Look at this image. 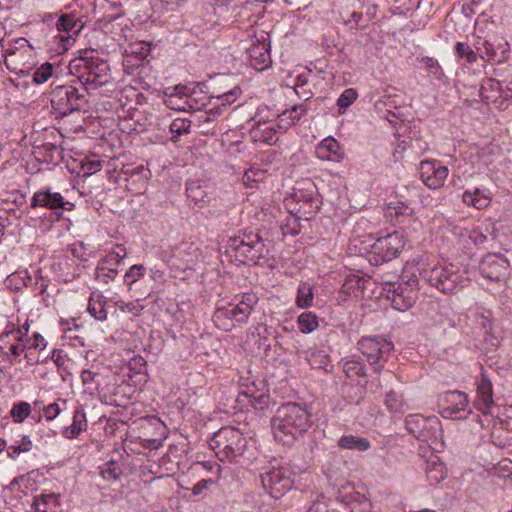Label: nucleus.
<instances>
[{
  "mask_svg": "<svg viewBox=\"0 0 512 512\" xmlns=\"http://www.w3.org/2000/svg\"><path fill=\"white\" fill-rule=\"evenodd\" d=\"M419 173L423 183L428 188L438 189L444 185L449 170L436 160H423L419 165Z\"/></svg>",
  "mask_w": 512,
  "mask_h": 512,
  "instance_id": "ddd939ff",
  "label": "nucleus"
},
{
  "mask_svg": "<svg viewBox=\"0 0 512 512\" xmlns=\"http://www.w3.org/2000/svg\"><path fill=\"white\" fill-rule=\"evenodd\" d=\"M467 402H458L456 404L450 405L444 409V413L447 414L451 418H465L467 414H471V409Z\"/></svg>",
  "mask_w": 512,
  "mask_h": 512,
  "instance_id": "e433bc0d",
  "label": "nucleus"
},
{
  "mask_svg": "<svg viewBox=\"0 0 512 512\" xmlns=\"http://www.w3.org/2000/svg\"><path fill=\"white\" fill-rule=\"evenodd\" d=\"M501 89V84L499 81L493 79V78H486L482 81L480 88H479V96L483 100H488L492 95H490V92H496L498 93Z\"/></svg>",
  "mask_w": 512,
  "mask_h": 512,
  "instance_id": "c9c22d12",
  "label": "nucleus"
},
{
  "mask_svg": "<svg viewBox=\"0 0 512 512\" xmlns=\"http://www.w3.org/2000/svg\"><path fill=\"white\" fill-rule=\"evenodd\" d=\"M508 272L509 261L502 255L488 254L479 264V273L490 281H505Z\"/></svg>",
  "mask_w": 512,
  "mask_h": 512,
  "instance_id": "9b49d317",
  "label": "nucleus"
},
{
  "mask_svg": "<svg viewBox=\"0 0 512 512\" xmlns=\"http://www.w3.org/2000/svg\"><path fill=\"white\" fill-rule=\"evenodd\" d=\"M194 121L188 118H175L169 125L170 140L177 143L184 135L191 133Z\"/></svg>",
  "mask_w": 512,
  "mask_h": 512,
  "instance_id": "b1692460",
  "label": "nucleus"
},
{
  "mask_svg": "<svg viewBox=\"0 0 512 512\" xmlns=\"http://www.w3.org/2000/svg\"><path fill=\"white\" fill-rule=\"evenodd\" d=\"M314 293L313 287L306 282H301L297 289L296 305L305 309L313 305Z\"/></svg>",
  "mask_w": 512,
  "mask_h": 512,
  "instance_id": "c85d7f7f",
  "label": "nucleus"
},
{
  "mask_svg": "<svg viewBox=\"0 0 512 512\" xmlns=\"http://www.w3.org/2000/svg\"><path fill=\"white\" fill-rule=\"evenodd\" d=\"M358 349L366 356L367 361L374 367L375 372H380L394 345L382 336L362 337L358 341Z\"/></svg>",
  "mask_w": 512,
  "mask_h": 512,
  "instance_id": "6e6552de",
  "label": "nucleus"
},
{
  "mask_svg": "<svg viewBox=\"0 0 512 512\" xmlns=\"http://www.w3.org/2000/svg\"><path fill=\"white\" fill-rule=\"evenodd\" d=\"M86 87L81 90L73 85H58L51 91V106L61 116L81 110L87 103Z\"/></svg>",
  "mask_w": 512,
  "mask_h": 512,
  "instance_id": "423d86ee",
  "label": "nucleus"
},
{
  "mask_svg": "<svg viewBox=\"0 0 512 512\" xmlns=\"http://www.w3.org/2000/svg\"><path fill=\"white\" fill-rule=\"evenodd\" d=\"M175 89L178 90V92L169 96L166 100L167 106L174 110L186 111V106L183 103V91L180 90L179 87H176Z\"/></svg>",
  "mask_w": 512,
  "mask_h": 512,
  "instance_id": "09e8293b",
  "label": "nucleus"
},
{
  "mask_svg": "<svg viewBox=\"0 0 512 512\" xmlns=\"http://www.w3.org/2000/svg\"><path fill=\"white\" fill-rule=\"evenodd\" d=\"M250 65L258 70L263 71L268 68L271 63L270 42L263 36L262 40L257 39L247 48Z\"/></svg>",
  "mask_w": 512,
  "mask_h": 512,
  "instance_id": "2eb2a0df",
  "label": "nucleus"
},
{
  "mask_svg": "<svg viewBox=\"0 0 512 512\" xmlns=\"http://www.w3.org/2000/svg\"><path fill=\"white\" fill-rule=\"evenodd\" d=\"M405 239L403 235L395 231L380 237L373 245L374 252L379 255L383 262L391 261L396 258L405 247Z\"/></svg>",
  "mask_w": 512,
  "mask_h": 512,
  "instance_id": "f8f14e48",
  "label": "nucleus"
},
{
  "mask_svg": "<svg viewBox=\"0 0 512 512\" xmlns=\"http://www.w3.org/2000/svg\"><path fill=\"white\" fill-rule=\"evenodd\" d=\"M209 445L220 461L233 462L244 454L248 440L237 428L225 426L214 433Z\"/></svg>",
  "mask_w": 512,
  "mask_h": 512,
  "instance_id": "f03ea898",
  "label": "nucleus"
},
{
  "mask_svg": "<svg viewBox=\"0 0 512 512\" xmlns=\"http://www.w3.org/2000/svg\"><path fill=\"white\" fill-rule=\"evenodd\" d=\"M106 299L100 291H93L88 300V313L97 321L107 319Z\"/></svg>",
  "mask_w": 512,
  "mask_h": 512,
  "instance_id": "412c9836",
  "label": "nucleus"
},
{
  "mask_svg": "<svg viewBox=\"0 0 512 512\" xmlns=\"http://www.w3.org/2000/svg\"><path fill=\"white\" fill-rule=\"evenodd\" d=\"M274 133H275V130L272 127H266L263 130V135L260 138V140L267 142V143H271L274 138Z\"/></svg>",
  "mask_w": 512,
  "mask_h": 512,
  "instance_id": "774afa93",
  "label": "nucleus"
},
{
  "mask_svg": "<svg viewBox=\"0 0 512 512\" xmlns=\"http://www.w3.org/2000/svg\"><path fill=\"white\" fill-rule=\"evenodd\" d=\"M297 324L299 330L304 334L315 331L319 326L318 317L312 312H303L298 316Z\"/></svg>",
  "mask_w": 512,
  "mask_h": 512,
  "instance_id": "7c9ffc66",
  "label": "nucleus"
},
{
  "mask_svg": "<svg viewBox=\"0 0 512 512\" xmlns=\"http://www.w3.org/2000/svg\"><path fill=\"white\" fill-rule=\"evenodd\" d=\"M27 348L42 350L46 344L44 337L40 333H34L33 338L27 339Z\"/></svg>",
  "mask_w": 512,
  "mask_h": 512,
  "instance_id": "5fc2aeb1",
  "label": "nucleus"
},
{
  "mask_svg": "<svg viewBox=\"0 0 512 512\" xmlns=\"http://www.w3.org/2000/svg\"><path fill=\"white\" fill-rule=\"evenodd\" d=\"M107 263H103L101 260L98 266L95 269V279L108 284L109 281L114 280L117 275V270L113 268H108L106 266Z\"/></svg>",
  "mask_w": 512,
  "mask_h": 512,
  "instance_id": "58836bf2",
  "label": "nucleus"
},
{
  "mask_svg": "<svg viewBox=\"0 0 512 512\" xmlns=\"http://www.w3.org/2000/svg\"><path fill=\"white\" fill-rule=\"evenodd\" d=\"M212 484H214V481L212 479L200 480L192 488V493L194 495H200L204 490L208 489Z\"/></svg>",
  "mask_w": 512,
  "mask_h": 512,
  "instance_id": "bf43d9fd",
  "label": "nucleus"
},
{
  "mask_svg": "<svg viewBox=\"0 0 512 512\" xmlns=\"http://www.w3.org/2000/svg\"><path fill=\"white\" fill-rule=\"evenodd\" d=\"M241 94L239 87L224 92L217 96L207 97V105L210 108L193 120V126L198 129V132L203 135H214L216 132L215 120L223 113V111L234 103L237 97Z\"/></svg>",
  "mask_w": 512,
  "mask_h": 512,
  "instance_id": "20e7f679",
  "label": "nucleus"
},
{
  "mask_svg": "<svg viewBox=\"0 0 512 512\" xmlns=\"http://www.w3.org/2000/svg\"><path fill=\"white\" fill-rule=\"evenodd\" d=\"M57 30L61 33V40L68 41L73 35H78L83 28V23L73 14H63L56 22Z\"/></svg>",
  "mask_w": 512,
  "mask_h": 512,
  "instance_id": "6ab92c4d",
  "label": "nucleus"
},
{
  "mask_svg": "<svg viewBox=\"0 0 512 512\" xmlns=\"http://www.w3.org/2000/svg\"><path fill=\"white\" fill-rule=\"evenodd\" d=\"M344 372L350 379L366 376L365 365L356 360L346 361L344 363Z\"/></svg>",
  "mask_w": 512,
  "mask_h": 512,
  "instance_id": "72a5a7b5",
  "label": "nucleus"
},
{
  "mask_svg": "<svg viewBox=\"0 0 512 512\" xmlns=\"http://www.w3.org/2000/svg\"><path fill=\"white\" fill-rule=\"evenodd\" d=\"M311 417L305 404L297 402L282 404L271 420L275 439L291 445L310 428Z\"/></svg>",
  "mask_w": 512,
  "mask_h": 512,
  "instance_id": "f257e3e1",
  "label": "nucleus"
},
{
  "mask_svg": "<svg viewBox=\"0 0 512 512\" xmlns=\"http://www.w3.org/2000/svg\"><path fill=\"white\" fill-rule=\"evenodd\" d=\"M31 413V406L28 402L21 401L13 405L10 414L13 418V421L16 423H21L27 418Z\"/></svg>",
  "mask_w": 512,
  "mask_h": 512,
  "instance_id": "4c0bfd02",
  "label": "nucleus"
},
{
  "mask_svg": "<svg viewBox=\"0 0 512 512\" xmlns=\"http://www.w3.org/2000/svg\"><path fill=\"white\" fill-rule=\"evenodd\" d=\"M292 473L288 468L273 467L261 474L263 488L273 498H280L293 486Z\"/></svg>",
  "mask_w": 512,
  "mask_h": 512,
  "instance_id": "9d476101",
  "label": "nucleus"
},
{
  "mask_svg": "<svg viewBox=\"0 0 512 512\" xmlns=\"http://www.w3.org/2000/svg\"><path fill=\"white\" fill-rule=\"evenodd\" d=\"M242 311L237 303H229L228 306L218 307L213 314V319L217 322L222 318H228L234 319L238 323H245L248 318Z\"/></svg>",
  "mask_w": 512,
  "mask_h": 512,
  "instance_id": "4be33fe9",
  "label": "nucleus"
},
{
  "mask_svg": "<svg viewBox=\"0 0 512 512\" xmlns=\"http://www.w3.org/2000/svg\"><path fill=\"white\" fill-rule=\"evenodd\" d=\"M18 445H20L21 449H18V451L23 452H29L32 449V441L30 440L29 436H22V439L20 442H18Z\"/></svg>",
  "mask_w": 512,
  "mask_h": 512,
  "instance_id": "338daca9",
  "label": "nucleus"
},
{
  "mask_svg": "<svg viewBox=\"0 0 512 512\" xmlns=\"http://www.w3.org/2000/svg\"><path fill=\"white\" fill-rule=\"evenodd\" d=\"M421 63L425 69L429 71V74L439 81H443L445 78L444 71L439 65L438 61L432 57L424 56L421 58Z\"/></svg>",
  "mask_w": 512,
  "mask_h": 512,
  "instance_id": "473e14b6",
  "label": "nucleus"
},
{
  "mask_svg": "<svg viewBox=\"0 0 512 512\" xmlns=\"http://www.w3.org/2000/svg\"><path fill=\"white\" fill-rule=\"evenodd\" d=\"M353 8L352 11H349L348 7L343 9L340 12L341 17L346 25H350L351 29H365L367 24H362L364 15L361 12L362 9L366 6V0H347Z\"/></svg>",
  "mask_w": 512,
  "mask_h": 512,
  "instance_id": "a211bd4d",
  "label": "nucleus"
},
{
  "mask_svg": "<svg viewBox=\"0 0 512 512\" xmlns=\"http://www.w3.org/2000/svg\"><path fill=\"white\" fill-rule=\"evenodd\" d=\"M350 512H371L372 503L364 495H358L350 502Z\"/></svg>",
  "mask_w": 512,
  "mask_h": 512,
  "instance_id": "a18cd8bd",
  "label": "nucleus"
},
{
  "mask_svg": "<svg viewBox=\"0 0 512 512\" xmlns=\"http://www.w3.org/2000/svg\"><path fill=\"white\" fill-rule=\"evenodd\" d=\"M61 412V408L58 403L49 404L44 408V416L46 420L51 421L55 419Z\"/></svg>",
  "mask_w": 512,
  "mask_h": 512,
  "instance_id": "13d9d810",
  "label": "nucleus"
},
{
  "mask_svg": "<svg viewBox=\"0 0 512 512\" xmlns=\"http://www.w3.org/2000/svg\"><path fill=\"white\" fill-rule=\"evenodd\" d=\"M36 149V153L43 157L44 162L57 163L62 158V150L52 143H44Z\"/></svg>",
  "mask_w": 512,
  "mask_h": 512,
  "instance_id": "c756f323",
  "label": "nucleus"
},
{
  "mask_svg": "<svg viewBox=\"0 0 512 512\" xmlns=\"http://www.w3.org/2000/svg\"><path fill=\"white\" fill-rule=\"evenodd\" d=\"M298 121L299 115H291V112H289L287 109L278 116V127L279 129L286 131L289 127H291Z\"/></svg>",
  "mask_w": 512,
  "mask_h": 512,
  "instance_id": "3c124183",
  "label": "nucleus"
},
{
  "mask_svg": "<svg viewBox=\"0 0 512 512\" xmlns=\"http://www.w3.org/2000/svg\"><path fill=\"white\" fill-rule=\"evenodd\" d=\"M258 303V298L253 293H244L241 296V299L237 302L241 310H243V314L248 318L251 314V311L254 309L256 304Z\"/></svg>",
  "mask_w": 512,
  "mask_h": 512,
  "instance_id": "37998d69",
  "label": "nucleus"
},
{
  "mask_svg": "<svg viewBox=\"0 0 512 512\" xmlns=\"http://www.w3.org/2000/svg\"><path fill=\"white\" fill-rule=\"evenodd\" d=\"M66 355H63L62 350L54 349L51 353V359L54 361L57 367L61 368L65 364Z\"/></svg>",
  "mask_w": 512,
  "mask_h": 512,
  "instance_id": "680f3d73",
  "label": "nucleus"
},
{
  "mask_svg": "<svg viewBox=\"0 0 512 512\" xmlns=\"http://www.w3.org/2000/svg\"><path fill=\"white\" fill-rule=\"evenodd\" d=\"M99 374L92 372L90 370H84L81 374V379L84 385L94 382L95 378L98 377Z\"/></svg>",
  "mask_w": 512,
  "mask_h": 512,
  "instance_id": "69168bd1",
  "label": "nucleus"
},
{
  "mask_svg": "<svg viewBox=\"0 0 512 512\" xmlns=\"http://www.w3.org/2000/svg\"><path fill=\"white\" fill-rule=\"evenodd\" d=\"M338 446L343 449L363 452L367 451L371 447V444L367 438L354 435H344L339 439Z\"/></svg>",
  "mask_w": 512,
  "mask_h": 512,
  "instance_id": "393cba45",
  "label": "nucleus"
},
{
  "mask_svg": "<svg viewBox=\"0 0 512 512\" xmlns=\"http://www.w3.org/2000/svg\"><path fill=\"white\" fill-rule=\"evenodd\" d=\"M56 502L55 494H41L35 498L33 506L37 512H48L49 505H56Z\"/></svg>",
  "mask_w": 512,
  "mask_h": 512,
  "instance_id": "79ce46f5",
  "label": "nucleus"
},
{
  "mask_svg": "<svg viewBox=\"0 0 512 512\" xmlns=\"http://www.w3.org/2000/svg\"><path fill=\"white\" fill-rule=\"evenodd\" d=\"M358 93L353 88L345 89L337 100V106L339 107V114H344L346 109L354 103L357 99Z\"/></svg>",
  "mask_w": 512,
  "mask_h": 512,
  "instance_id": "f704fd0d",
  "label": "nucleus"
},
{
  "mask_svg": "<svg viewBox=\"0 0 512 512\" xmlns=\"http://www.w3.org/2000/svg\"><path fill=\"white\" fill-rule=\"evenodd\" d=\"M467 395L464 392L460 391H450L446 395V400L450 405L456 404L458 402H467Z\"/></svg>",
  "mask_w": 512,
  "mask_h": 512,
  "instance_id": "4d7b16f0",
  "label": "nucleus"
},
{
  "mask_svg": "<svg viewBox=\"0 0 512 512\" xmlns=\"http://www.w3.org/2000/svg\"><path fill=\"white\" fill-rule=\"evenodd\" d=\"M53 65L49 62H45L38 67L33 73V82L36 84H43L48 81L53 75Z\"/></svg>",
  "mask_w": 512,
  "mask_h": 512,
  "instance_id": "ea45409f",
  "label": "nucleus"
},
{
  "mask_svg": "<svg viewBox=\"0 0 512 512\" xmlns=\"http://www.w3.org/2000/svg\"><path fill=\"white\" fill-rule=\"evenodd\" d=\"M494 405L492 382L486 373H482L481 379L477 384L476 406L486 416Z\"/></svg>",
  "mask_w": 512,
  "mask_h": 512,
  "instance_id": "f3484780",
  "label": "nucleus"
},
{
  "mask_svg": "<svg viewBox=\"0 0 512 512\" xmlns=\"http://www.w3.org/2000/svg\"><path fill=\"white\" fill-rule=\"evenodd\" d=\"M462 201L476 209H483L490 203L489 197L478 188H475L474 191H465L462 195Z\"/></svg>",
  "mask_w": 512,
  "mask_h": 512,
  "instance_id": "bb28decb",
  "label": "nucleus"
},
{
  "mask_svg": "<svg viewBox=\"0 0 512 512\" xmlns=\"http://www.w3.org/2000/svg\"><path fill=\"white\" fill-rule=\"evenodd\" d=\"M145 267L142 264H135L129 268L124 275V283L131 287L138 279L144 276Z\"/></svg>",
  "mask_w": 512,
  "mask_h": 512,
  "instance_id": "c03bdc74",
  "label": "nucleus"
},
{
  "mask_svg": "<svg viewBox=\"0 0 512 512\" xmlns=\"http://www.w3.org/2000/svg\"><path fill=\"white\" fill-rule=\"evenodd\" d=\"M228 248L235 252L236 260L241 263L251 261L257 264L268 252L262 238L257 233L247 230L230 238Z\"/></svg>",
  "mask_w": 512,
  "mask_h": 512,
  "instance_id": "39448f33",
  "label": "nucleus"
},
{
  "mask_svg": "<svg viewBox=\"0 0 512 512\" xmlns=\"http://www.w3.org/2000/svg\"><path fill=\"white\" fill-rule=\"evenodd\" d=\"M87 428L86 414L82 409H76L72 424L66 429L68 438H76Z\"/></svg>",
  "mask_w": 512,
  "mask_h": 512,
  "instance_id": "cd10ccee",
  "label": "nucleus"
},
{
  "mask_svg": "<svg viewBox=\"0 0 512 512\" xmlns=\"http://www.w3.org/2000/svg\"><path fill=\"white\" fill-rule=\"evenodd\" d=\"M64 205V198L58 192L38 191L31 199V207H45L51 210L58 209Z\"/></svg>",
  "mask_w": 512,
  "mask_h": 512,
  "instance_id": "aec40b11",
  "label": "nucleus"
},
{
  "mask_svg": "<svg viewBox=\"0 0 512 512\" xmlns=\"http://www.w3.org/2000/svg\"><path fill=\"white\" fill-rule=\"evenodd\" d=\"M388 208L393 209L396 216L411 215L413 212V209L403 202H397L394 206H392V203H390Z\"/></svg>",
  "mask_w": 512,
  "mask_h": 512,
  "instance_id": "6e6d98bb",
  "label": "nucleus"
},
{
  "mask_svg": "<svg viewBox=\"0 0 512 512\" xmlns=\"http://www.w3.org/2000/svg\"><path fill=\"white\" fill-rule=\"evenodd\" d=\"M125 253L122 255L120 252H112L108 254L104 259H102L103 263L108 264H120L122 259L124 258Z\"/></svg>",
  "mask_w": 512,
  "mask_h": 512,
  "instance_id": "052dcab7",
  "label": "nucleus"
},
{
  "mask_svg": "<svg viewBox=\"0 0 512 512\" xmlns=\"http://www.w3.org/2000/svg\"><path fill=\"white\" fill-rule=\"evenodd\" d=\"M291 115H299V120L308 112V106L305 103L294 105L291 109H288Z\"/></svg>",
  "mask_w": 512,
  "mask_h": 512,
  "instance_id": "0e129e2a",
  "label": "nucleus"
},
{
  "mask_svg": "<svg viewBox=\"0 0 512 512\" xmlns=\"http://www.w3.org/2000/svg\"><path fill=\"white\" fill-rule=\"evenodd\" d=\"M387 298L392 306L399 311L411 308L416 300V292L408 283H390L387 289Z\"/></svg>",
  "mask_w": 512,
  "mask_h": 512,
  "instance_id": "4468645a",
  "label": "nucleus"
},
{
  "mask_svg": "<svg viewBox=\"0 0 512 512\" xmlns=\"http://www.w3.org/2000/svg\"><path fill=\"white\" fill-rule=\"evenodd\" d=\"M194 95H195V93L189 95V94H186L185 92H183V97H184L183 103L186 106V110L189 109V110L197 111V110H201L205 106L204 99L198 100Z\"/></svg>",
  "mask_w": 512,
  "mask_h": 512,
  "instance_id": "603ef678",
  "label": "nucleus"
},
{
  "mask_svg": "<svg viewBox=\"0 0 512 512\" xmlns=\"http://www.w3.org/2000/svg\"><path fill=\"white\" fill-rule=\"evenodd\" d=\"M80 61L83 62L84 72L78 78L83 85L82 87L98 88L102 87L108 82L109 78V64L98 57H81Z\"/></svg>",
  "mask_w": 512,
  "mask_h": 512,
  "instance_id": "1a4fd4ad",
  "label": "nucleus"
},
{
  "mask_svg": "<svg viewBox=\"0 0 512 512\" xmlns=\"http://www.w3.org/2000/svg\"><path fill=\"white\" fill-rule=\"evenodd\" d=\"M455 52L456 54L461 57L465 58L468 63H475L477 61L479 53L471 49V47L464 42H458L455 46Z\"/></svg>",
  "mask_w": 512,
  "mask_h": 512,
  "instance_id": "a19ab883",
  "label": "nucleus"
},
{
  "mask_svg": "<svg viewBox=\"0 0 512 512\" xmlns=\"http://www.w3.org/2000/svg\"><path fill=\"white\" fill-rule=\"evenodd\" d=\"M405 428L417 440L427 443L434 450L444 444L441 421L436 416L409 414L405 418Z\"/></svg>",
  "mask_w": 512,
  "mask_h": 512,
  "instance_id": "7ed1b4c3",
  "label": "nucleus"
},
{
  "mask_svg": "<svg viewBox=\"0 0 512 512\" xmlns=\"http://www.w3.org/2000/svg\"><path fill=\"white\" fill-rule=\"evenodd\" d=\"M9 326H7L6 332L0 335V340H3L5 337H9L10 335L16 334V339L18 343L21 344H27V332H28V326L24 325L22 328H14V325H12V329L8 330Z\"/></svg>",
  "mask_w": 512,
  "mask_h": 512,
  "instance_id": "8fccbe9b",
  "label": "nucleus"
},
{
  "mask_svg": "<svg viewBox=\"0 0 512 512\" xmlns=\"http://www.w3.org/2000/svg\"><path fill=\"white\" fill-rule=\"evenodd\" d=\"M262 174L263 173L260 170L249 169L245 172L243 176V181L246 185H248L250 181L257 182L259 181V179H256V177Z\"/></svg>",
  "mask_w": 512,
  "mask_h": 512,
  "instance_id": "e2e57ef3",
  "label": "nucleus"
},
{
  "mask_svg": "<svg viewBox=\"0 0 512 512\" xmlns=\"http://www.w3.org/2000/svg\"><path fill=\"white\" fill-rule=\"evenodd\" d=\"M249 403L255 409H264L269 403V396L265 392H258L253 396Z\"/></svg>",
  "mask_w": 512,
  "mask_h": 512,
  "instance_id": "864d4df0",
  "label": "nucleus"
},
{
  "mask_svg": "<svg viewBox=\"0 0 512 512\" xmlns=\"http://www.w3.org/2000/svg\"><path fill=\"white\" fill-rule=\"evenodd\" d=\"M101 475L105 480L117 481L123 474V470L119 463L115 460H109L101 467Z\"/></svg>",
  "mask_w": 512,
  "mask_h": 512,
  "instance_id": "2f4dec72",
  "label": "nucleus"
},
{
  "mask_svg": "<svg viewBox=\"0 0 512 512\" xmlns=\"http://www.w3.org/2000/svg\"><path fill=\"white\" fill-rule=\"evenodd\" d=\"M426 475L430 485H437L443 481L447 476V471L444 463L440 461L431 460L427 462Z\"/></svg>",
  "mask_w": 512,
  "mask_h": 512,
  "instance_id": "a878e982",
  "label": "nucleus"
},
{
  "mask_svg": "<svg viewBox=\"0 0 512 512\" xmlns=\"http://www.w3.org/2000/svg\"><path fill=\"white\" fill-rule=\"evenodd\" d=\"M186 194L195 204L203 201L206 193L197 182H191L187 184Z\"/></svg>",
  "mask_w": 512,
  "mask_h": 512,
  "instance_id": "49530a36",
  "label": "nucleus"
},
{
  "mask_svg": "<svg viewBox=\"0 0 512 512\" xmlns=\"http://www.w3.org/2000/svg\"><path fill=\"white\" fill-rule=\"evenodd\" d=\"M340 149L339 143L334 138L324 139L319 148L318 153L328 152L329 154L337 155ZM330 155H321L322 158H328Z\"/></svg>",
  "mask_w": 512,
  "mask_h": 512,
  "instance_id": "de8ad7c7",
  "label": "nucleus"
},
{
  "mask_svg": "<svg viewBox=\"0 0 512 512\" xmlns=\"http://www.w3.org/2000/svg\"><path fill=\"white\" fill-rule=\"evenodd\" d=\"M423 279L444 294H453L459 287H464L466 278L452 264L436 266L423 273Z\"/></svg>",
  "mask_w": 512,
  "mask_h": 512,
  "instance_id": "0eeeda50",
  "label": "nucleus"
},
{
  "mask_svg": "<svg viewBox=\"0 0 512 512\" xmlns=\"http://www.w3.org/2000/svg\"><path fill=\"white\" fill-rule=\"evenodd\" d=\"M475 48L479 56L487 61H494L500 64L505 62L508 58L509 44L506 41L500 42L495 46L494 43L484 40L478 42Z\"/></svg>",
  "mask_w": 512,
  "mask_h": 512,
  "instance_id": "dca6fc26",
  "label": "nucleus"
},
{
  "mask_svg": "<svg viewBox=\"0 0 512 512\" xmlns=\"http://www.w3.org/2000/svg\"><path fill=\"white\" fill-rule=\"evenodd\" d=\"M384 405L393 414H403L408 408L403 395L392 389L385 394Z\"/></svg>",
  "mask_w": 512,
  "mask_h": 512,
  "instance_id": "5701e85b",
  "label": "nucleus"
}]
</instances>
